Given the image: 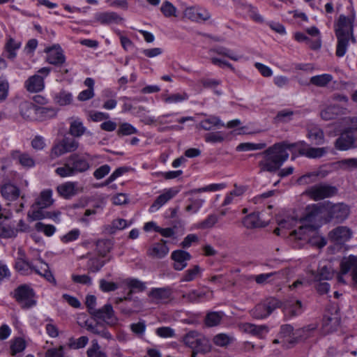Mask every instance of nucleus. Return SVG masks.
I'll return each mask as SVG.
<instances>
[{
	"label": "nucleus",
	"instance_id": "nucleus-1",
	"mask_svg": "<svg viewBox=\"0 0 357 357\" xmlns=\"http://www.w3.org/2000/svg\"><path fill=\"white\" fill-rule=\"evenodd\" d=\"M321 213V208L318 205L307 206L305 213L301 220L302 225L298 226V229H294L290 233V238L296 241H306L318 248L324 247L327 241L317 231L320 227Z\"/></svg>",
	"mask_w": 357,
	"mask_h": 357
},
{
	"label": "nucleus",
	"instance_id": "nucleus-2",
	"mask_svg": "<svg viewBox=\"0 0 357 357\" xmlns=\"http://www.w3.org/2000/svg\"><path fill=\"white\" fill-rule=\"evenodd\" d=\"M291 144L287 142L276 143L263 153H259L258 155L263 157L262 160L259 162L261 172H274L278 170L289 158L287 150H292Z\"/></svg>",
	"mask_w": 357,
	"mask_h": 357
},
{
	"label": "nucleus",
	"instance_id": "nucleus-3",
	"mask_svg": "<svg viewBox=\"0 0 357 357\" xmlns=\"http://www.w3.org/2000/svg\"><path fill=\"white\" fill-rule=\"evenodd\" d=\"M91 155L88 153H73L66 158L63 166L56 168L55 172L61 177L83 173L91 168Z\"/></svg>",
	"mask_w": 357,
	"mask_h": 357
},
{
	"label": "nucleus",
	"instance_id": "nucleus-4",
	"mask_svg": "<svg viewBox=\"0 0 357 357\" xmlns=\"http://www.w3.org/2000/svg\"><path fill=\"white\" fill-rule=\"evenodd\" d=\"M184 344L193 350L205 354L211 351L208 340L201 333L190 331L183 337Z\"/></svg>",
	"mask_w": 357,
	"mask_h": 357
},
{
	"label": "nucleus",
	"instance_id": "nucleus-5",
	"mask_svg": "<svg viewBox=\"0 0 357 357\" xmlns=\"http://www.w3.org/2000/svg\"><path fill=\"white\" fill-rule=\"evenodd\" d=\"M79 142L73 137H64L54 143L50 150V157L56 159L66 153H73L78 149Z\"/></svg>",
	"mask_w": 357,
	"mask_h": 357
},
{
	"label": "nucleus",
	"instance_id": "nucleus-6",
	"mask_svg": "<svg viewBox=\"0 0 357 357\" xmlns=\"http://www.w3.org/2000/svg\"><path fill=\"white\" fill-rule=\"evenodd\" d=\"M354 14H352L350 17H346L344 15H340L335 29V36L351 37V41L355 43L356 38L354 36Z\"/></svg>",
	"mask_w": 357,
	"mask_h": 357
},
{
	"label": "nucleus",
	"instance_id": "nucleus-7",
	"mask_svg": "<svg viewBox=\"0 0 357 357\" xmlns=\"http://www.w3.org/2000/svg\"><path fill=\"white\" fill-rule=\"evenodd\" d=\"M337 193L335 187L326 184H317L308 188L304 192L311 199L317 201L332 197Z\"/></svg>",
	"mask_w": 357,
	"mask_h": 357
},
{
	"label": "nucleus",
	"instance_id": "nucleus-8",
	"mask_svg": "<svg viewBox=\"0 0 357 357\" xmlns=\"http://www.w3.org/2000/svg\"><path fill=\"white\" fill-rule=\"evenodd\" d=\"M279 301L274 298H269L257 304L251 311L255 319H264L270 315L273 310L279 307Z\"/></svg>",
	"mask_w": 357,
	"mask_h": 357
},
{
	"label": "nucleus",
	"instance_id": "nucleus-9",
	"mask_svg": "<svg viewBox=\"0 0 357 357\" xmlns=\"http://www.w3.org/2000/svg\"><path fill=\"white\" fill-rule=\"evenodd\" d=\"M290 146H292V150L295 149L298 151L299 155H305L309 158H319L327 152L326 149L324 147H309L303 141L291 143Z\"/></svg>",
	"mask_w": 357,
	"mask_h": 357
},
{
	"label": "nucleus",
	"instance_id": "nucleus-10",
	"mask_svg": "<svg viewBox=\"0 0 357 357\" xmlns=\"http://www.w3.org/2000/svg\"><path fill=\"white\" fill-rule=\"evenodd\" d=\"M347 128L335 140V146L340 151H347L356 147V137L351 126Z\"/></svg>",
	"mask_w": 357,
	"mask_h": 357
},
{
	"label": "nucleus",
	"instance_id": "nucleus-11",
	"mask_svg": "<svg viewBox=\"0 0 357 357\" xmlns=\"http://www.w3.org/2000/svg\"><path fill=\"white\" fill-rule=\"evenodd\" d=\"M349 214V208L347 205L339 203L328 206V215L331 220L341 222L346 220Z\"/></svg>",
	"mask_w": 357,
	"mask_h": 357
},
{
	"label": "nucleus",
	"instance_id": "nucleus-12",
	"mask_svg": "<svg viewBox=\"0 0 357 357\" xmlns=\"http://www.w3.org/2000/svg\"><path fill=\"white\" fill-rule=\"evenodd\" d=\"M44 52L47 54V61L50 64L59 66L62 65L66 61L63 52L58 44L46 47Z\"/></svg>",
	"mask_w": 357,
	"mask_h": 357
},
{
	"label": "nucleus",
	"instance_id": "nucleus-13",
	"mask_svg": "<svg viewBox=\"0 0 357 357\" xmlns=\"http://www.w3.org/2000/svg\"><path fill=\"white\" fill-rule=\"evenodd\" d=\"M94 317L102 320L107 324L113 326L117 323V318L111 304L107 303L102 307L96 310L93 314Z\"/></svg>",
	"mask_w": 357,
	"mask_h": 357
},
{
	"label": "nucleus",
	"instance_id": "nucleus-14",
	"mask_svg": "<svg viewBox=\"0 0 357 357\" xmlns=\"http://www.w3.org/2000/svg\"><path fill=\"white\" fill-rule=\"evenodd\" d=\"M352 235L351 229L345 226L337 227L328 233L330 240L338 243H344L348 241L351 238Z\"/></svg>",
	"mask_w": 357,
	"mask_h": 357
},
{
	"label": "nucleus",
	"instance_id": "nucleus-15",
	"mask_svg": "<svg viewBox=\"0 0 357 357\" xmlns=\"http://www.w3.org/2000/svg\"><path fill=\"white\" fill-rule=\"evenodd\" d=\"M28 268L34 269L38 274L44 277L48 282L53 284H56V280L52 273L50 271L47 264L41 261L40 266H33L31 263L26 261L24 259V272L26 271Z\"/></svg>",
	"mask_w": 357,
	"mask_h": 357
},
{
	"label": "nucleus",
	"instance_id": "nucleus-16",
	"mask_svg": "<svg viewBox=\"0 0 357 357\" xmlns=\"http://www.w3.org/2000/svg\"><path fill=\"white\" fill-rule=\"evenodd\" d=\"M303 332V329H298L294 332L292 326L286 324L281 326L280 334L282 337L287 338L289 344H294L302 339L301 334Z\"/></svg>",
	"mask_w": 357,
	"mask_h": 357
},
{
	"label": "nucleus",
	"instance_id": "nucleus-17",
	"mask_svg": "<svg viewBox=\"0 0 357 357\" xmlns=\"http://www.w3.org/2000/svg\"><path fill=\"white\" fill-rule=\"evenodd\" d=\"M171 258L174 261L173 268L176 271H182L187 266V262L190 260L191 255L186 251L177 250L172 252Z\"/></svg>",
	"mask_w": 357,
	"mask_h": 357
},
{
	"label": "nucleus",
	"instance_id": "nucleus-18",
	"mask_svg": "<svg viewBox=\"0 0 357 357\" xmlns=\"http://www.w3.org/2000/svg\"><path fill=\"white\" fill-rule=\"evenodd\" d=\"M178 192L179 190L177 188H171L165 190L162 194L156 198L155 202L151 206L150 211L153 212L158 210L169 200L174 197Z\"/></svg>",
	"mask_w": 357,
	"mask_h": 357
},
{
	"label": "nucleus",
	"instance_id": "nucleus-19",
	"mask_svg": "<svg viewBox=\"0 0 357 357\" xmlns=\"http://www.w3.org/2000/svg\"><path fill=\"white\" fill-rule=\"evenodd\" d=\"M167 241L161 240L160 242L153 244L147 250V255L150 257L162 259L169 252Z\"/></svg>",
	"mask_w": 357,
	"mask_h": 357
},
{
	"label": "nucleus",
	"instance_id": "nucleus-20",
	"mask_svg": "<svg viewBox=\"0 0 357 357\" xmlns=\"http://www.w3.org/2000/svg\"><path fill=\"white\" fill-rule=\"evenodd\" d=\"M86 328L88 331L98 335L102 338L109 340L112 338V335L107 331L104 324L100 323L92 324L86 321L84 323Z\"/></svg>",
	"mask_w": 357,
	"mask_h": 357
},
{
	"label": "nucleus",
	"instance_id": "nucleus-21",
	"mask_svg": "<svg viewBox=\"0 0 357 357\" xmlns=\"http://www.w3.org/2000/svg\"><path fill=\"white\" fill-rule=\"evenodd\" d=\"M243 225L248 229L264 227L268 223L262 220L259 213H252L243 218Z\"/></svg>",
	"mask_w": 357,
	"mask_h": 357
},
{
	"label": "nucleus",
	"instance_id": "nucleus-22",
	"mask_svg": "<svg viewBox=\"0 0 357 357\" xmlns=\"http://www.w3.org/2000/svg\"><path fill=\"white\" fill-rule=\"evenodd\" d=\"M94 20L101 24L118 23L122 18L115 12H101L95 14Z\"/></svg>",
	"mask_w": 357,
	"mask_h": 357
},
{
	"label": "nucleus",
	"instance_id": "nucleus-23",
	"mask_svg": "<svg viewBox=\"0 0 357 357\" xmlns=\"http://www.w3.org/2000/svg\"><path fill=\"white\" fill-rule=\"evenodd\" d=\"M346 109L337 105L328 106L321 112V117L325 121L335 119L337 116L344 114Z\"/></svg>",
	"mask_w": 357,
	"mask_h": 357
},
{
	"label": "nucleus",
	"instance_id": "nucleus-24",
	"mask_svg": "<svg viewBox=\"0 0 357 357\" xmlns=\"http://www.w3.org/2000/svg\"><path fill=\"white\" fill-rule=\"evenodd\" d=\"M279 273L271 272L267 273H261L256 275H250L248 277L249 280H255L259 285H265L273 282L278 278Z\"/></svg>",
	"mask_w": 357,
	"mask_h": 357
},
{
	"label": "nucleus",
	"instance_id": "nucleus-25",
	"mask_svg": "<svg viewBox=\"0 0 357 357\" xmlns=\"http://www.w3.org/2000/svg\"><path fill=\"white\" fill-rule=\"evenodd\" d=\"M58 193L63 197L68 199L77 193V183L66 182L57 187Z\"/></svg>",
	"mask_w": 357,
	"mask_h": 357
},
{
	"label": "nucleus",
	"instance_id": "nucleus-26",
	"mask_svg": "<svg viewBox=\"0 0 357 357\" xmlns=\"http://www.w3.org/2000/svg\"><path fill=\"white\" fill-rule=\"evenodd\" d=\"M172 294L169 287L153 288L149 294V296L155 303L168 299Z\"/></svg>",
	"mask_w": 357,
	"mask_h": 357
},
{
	"label": "nucleus",
	"instance_id": "nucleus-27",
	"mask_svg": "<svg viewBox=\"0 0 357 357\" xmlns=\"http://www.w3.org/2000/svg\"><path fill=\"white\" fill-rule=\"evenodd\" d=\"M314 280L315 282L321 280H331L334 276V271L332 269L331 264L320 265L319 266L317 273L314 274Z\"/></svg>",
	"mask_w": 357,
	"mask_h": 357
},
{
	"label": "nucleus",
	"instance_id": "nucleus-28",
	"mask_svg": "<svg viewBox=\"0 0 357 357\" xmlns=\"http://www.w3.org/2000/svg\"><path fill=\"white\" fill-rule=\"evenodd\" d=\"M52 190L50 189L43 190L36 200L35 204L42 208H46L54 203L52 199Z\"/></svg>",
	"mask_w": 357,
	"mask_h": 357
},
{
	"label": "nucleus",
	"instance_id": "nucleus-29",
	"mask_svg": "<svg viewBox=\"0 0 357 357\" xmlns=\"http://www.w3.org/2000/svg\"><path fill=\"white\" fill-rule=\"evenodd\" d=\"M26 89L30 92H39L45 87L44 79L43 77L35 75L26 81Z\"/></svg>",
	"mask_w": 357,
	"mask_h": 357
},
{
	"label": "nucleus",
	"instance_id": "nucleus-30",
	"mask_svg": "<svg viewBox=\"0 0 357 357\" xmlns=\"http://www.w3.org/2000/svg\"><path fill=\"white\" fill-rule=\"evenodd\" d=\"M37 304V296L29 285L24 284V308H31Z\"/></svg>",
	"mask_w": 357,
	"mask_h": 357
},
{
	"label": "nucleus",
	"instance_id": "nucleus-31",
	"mask_svg": "<svg viewBox=\"0 0 357 357\" xmlns=\"http://www.w3.org/2000/svg\"><path fill=\"white\" fill-rule=\"evenodd\" d=\"M340 270L342 274H347L351 270L353 272L354 270H357V257L349 255L347 257H344L340 263Z\"/></svg>",
	"mask_w": 357,
	"mask_h": 357
},
{
	"label": "nucleus",
	"instance_id": "nucleus-32",
	"mask_svg": "<svg viewBox=\"0 0 357 357\" xmlns=\"http://www.w3.org/2000/svg\"><path fill=\"white\" fill-rule=\"evenodd\" d=\"M225 123L216 116H209L199 123V127L204 130H211L214 127H224Z\"/></svg>",
	"mask_w": 357,
	"mask_h": 357
},
{
	"label": "nucleus",
	"instance_id": "nucleus-33",
	"mask_svg": "<svg viewBox=\"0 0 357 357\" xmlns=\"http://www.w3.org/2000/svg\"><path fill=\"white\" fill-rule=\"evenodd\" d=\"M21 47V42L16 41L13 38H9L5 45V51L9 59H13L17 56V52Z\"/></svg>",
	"mask_w": 357,
	"mask_h": 357
},
{
	"label": "nucleus",
	"instance_id": "nucleus-34",
	"mask_svg": "<svg viewBox=\"0 0 357 357\" xmlns=\"http://www.w3.org/2000/svg\"><path fill=\"white\" fill-rule=\"evenodd\" d=\"M1 195L7 200H15L20 195L19 189L13 184H6L1 188Z\"/></svg>",
	"mask_w": 357,
	"mask_h": 357
},
{
	"label": "nucleus",
	"instance_id": "nucleus-35",
	"mask_svg": "<svg viewBox=\"0 0 357 357\" xmlns=\"http://www.w3.org/2000/svg\"><path fill=\"white\" fill-rule=\"evenodd\" d=\"M202 269L199 265H195L192 268L186 270L181 279V282H191L197 278L200 277Z\"/></svg>",
	"mask_w": 357,
	"mask_h": 357
},
{
	"label": "nucleus",
	"instance_id": "nucleus-36",
	"mask_svg": "<svg viewBox=\"0 0 357 357\" xmlns=\"http://www.w3.org/2000/svg\"><path fill=\"white\" fill-rule=\"evenodd\" d=\"M54 100L61 106L70 105L73 101V95L69 91L61 90L54 95Z\"/></svg>",
	"mask_w": 357,
	"mask_h": 357
},
{
	"label": "nucleus",
	"instance_id": "nucleus-37",
	"mask_svg": "<svg viewBox=\"0 0 357 357\" xmlns=\"http://www.w3.org/2000/svg\"><path fill=\"white\" fill-rule=\"evenodd\" d=\"M337 43L336 47L335 54L338 57H342L347 52L349 41L351 37L336 36Z\"/></svg>",
	"mask_w": 357,
	"mask_h": 357
},
{
	"label": "nucleus",
	"instance_id": "nucleus-38",
	"mask_svg": "<svg viewBox=\"0 0 357 357\" xmlns=\"http://www.w3.org/2000/svg\"><path fill=\"white\" fill-rule=\"evenodd\" d=\"M224 317L222 312H211L205 317V324L207 326L213 327L219 325Z\"/></svg>",
	"mask_w": 357,
	"mask_h": 357
},
{
	"label": "nucleus",
	"instance_id": "nucleus-39",
	"mask_svg": "<svg viewBox=\"0 0 357 357\" xmlns=\"http://www.w3.org/2000/svg\"><path fill=\"white\" fill-rule=\"evenodd\" d=\"M25 111L24 112V119L31 121H38V107L33 102L25 103Z\"/></svg>",
	"mask_w": 357,
	"mask_h": 357
},
{
	"label": "nucleus",
	"instance_id": "nucleus-40",
	"mask_svg": "<svg viewBox=\"0 0 357 357\" xmlns=\"http://www.w3.org/2000/svg\"><path fill=\"white\" fill-rule=\"evenodd\" d=\"M307 137L317 145H321L324 142V135L322 130L314 127L308 130Z\"/></svg>",
	"mask_w": 357,
	"mask_h": 357
},
{
	"label": "nucleus",
	"instance_id": "nucleus-41",
	"mask_svg": "<svg viewBox=\"0 0 357 357\" xmlns=\"http://www.w3.org/2000/svg\"><path fill=\"white\" fill-rule=\"evenodd\" d=\"M333 77L330 74L315 75L310 78V83L319 87H324L333 80Z\"/></svg>",
	"mask_w": 357,
	"mask_h": 357
},
{
	"label": "nucleus",
	"instance_id": "nucleus-42",
	"mask_svg": "<svg viewBox=\"0 0 357 357\" xmlns=\"http://www.w3.org/2000/svg\"><path fill=\"white\" fill-rule=\"evenodd\" d=\"M243 331L254 335L260 336L264 332H267V327L264 325L257 326L250 323H245L242 326Z\"/></svg>",
	"mask_w": 357,
	"mask_h": 357
},
{
	"label": "nucleus",
	"instance_id": "nucleus-43",
	"mask_svg": "<svg viewBox=\"0 0 357 357\" xmlns=\"http://www.w3.org/2000/svg\"><path fill=\"white\" fill-rule=\"evenodd\" d=\"M86 131V128L79 120H74L70 123L69 133L74 137H81Z\"/></svg>",
	"mask_w": 357,
	"mask_h": 357
},
{
	"label": "nucleus",
	"instance_id": "nucleus-44",
	"mask_svg": "<svg viewBox=\"0 0 357 357\" xmlns=\"http://www.w3.org/2000/svg\"><path fill=\"white\" fill-rule=\"evenodd\" d=\"M112 248V243L107 239H100L96 242V250L99 255L105 257Z\"/></svg>",
	"mask_w": 357,
	"mask_h": 357
},
{
	"label": "nucleus",
	"instance_id": "nucleus-45",
	"mask_svg": "<svg viewBox=\"0 0 357 357\" xmlns=\"http://www.w3.org/2000/svg\"><path fill=\"white\" fill-rule=\"evenodd\" d=\"M43 209L44 208L37 206L35 204H33L27 213L28 220L36 221L44 219L45 211Z\"/></svg>",
	"mask_w": 357,
	"mask_h": 357
},
{
	"label": "nucleus",
	"instance_id": "nucleus-46",
	"mask_svg": "<svg viewBox=\"0 0 357 357\" xmlns=\"http://www.w3.org/2000/svg\"><path fill=\"white\" fill-rule=\"evenodd\" d=\"M226 187L225 183H213L203 188H195L188 192V194L193 195L204 192H215L224 189Z\"/></svg>",
	"mask_w": 357,
	"mask_h": 357
},
{
	"label": "nucleus",
	"instance_id": "nucleus-47",
	"mask_svg": "<svg viewBox=\"0 0 357 357\" xmlns=\"http://www.w3.org/2000/svg\"><path fill=\"white\" fill-rule=\"evenodd\" d=\"M87 357H107V354L100 350L97 340L91 341V346L86 351Z\"/></svg>",
	"mask_w": 357,
	"mask_h": 357
},
{
	"label": "nucleus",
	"instance_id": "nucleus-48",
	"mask_svg": "<svg viewBox=\"0 0 357 357\" xmlns=\"http://www.w3.org/2000/svg\"><path fill=\"white\" fill-rule=\"evenodd\" d=\"M338 167L347 172L357 169V158L343 159L337 162Z\"/></svg>",
	"mask_w": 357,
	"mask_h": 357
},
{
	"label": "nucleus",
	"instance_id": "nucleus-49",
	"mask_svg": "<svg viewBox=\"0 0 357 357\" xmlns=\"http://www.w3.org/2000/svg\"><path fill=\"white\" fill-rule=\"evenodd\" d=\"M234 340L233 336L225 333H220L214 336L213 339V343L218 347H227Z\"/></svg>",
	"mask_w": 357,
	"mask_h": 357
},
{
	"label": "nucleus",
	"instance_id": "nucleus-50",
	"mask_svg": "<svg viewBox=\"0 0 357 357\" xmlns=\"http://www.w3.org/2000/svg\"><path fill=\"white\" fill-rule=\"evenodd\" d=\"M128 226L127 221L122 218L114 220L112 223L106 226L105 229L109 234H114L117 230L123 229Z\"/></svg>",
	"mask_w": 357,
	"mask_h": 357
},
{
	"label": "nucleus",
	"instance_id": "nucleus-51",
	"mask_svg": "<svg viewBox=\"0 0 357 357\" xmlns=\"http://www.w3.org/2000/svg\"><path fill=\"white\" fill-rule=\"evenodd\" d=\"M20 229L16 228L13 225H0V237L1 238H13L17 236Z\"/></svg>",
	"mask_w": 357,
	"mask_h": 357
},
{
	"label": "nucleus",
	"instance_id": "nucleus-52",
	"mask_svg": "<svg viewBox=\"0 0 357 357\" xmlns=\"http://www.w3.org/2000/svg\"><path fill=\"white\" fill-rule=\"evenodd\" d=\"M218 222V217L215 214H210L203 221L197 224V228L206 229L212 228Z\"/></svg>",
	"mask_w": 357,
	"mask_h": 357
},
{
	"label": "nucleus",
	"instance_id": "nucleus-53",
	"mask_svg": "<svg viewBox=\"0 0 357 357\" xmlns=\"http://www.w3.org/2000/svg\"><path fill=\"white\" fill-rule=\"evenodd\" d=\"M10 354L13 357H20L22 352V339L17 337L10 342Z\"/></svg>",
	"mask_w": 357,
	"mask_h": 357
},
{
	"label": "nucleus",
	"instance_id": "nucleus-54",
	"mask_svg": "<svg viewBox=\"0 0 357 357\" xmlns=\"http://www.w3.org/2000/svg\"><path fill=\"white\" fill-rule=\"evenodd\" d=\"M89 342V338L86 336H82L77 339L71 337L69 339L68 347L73 349H79L84 348Z\"/></svg>",
	"mask_w": 357,
	"mask_h": 357
},
{
	"label": "nucleus",
	"instance_id": "nucleus-55",
	"mask_svg": "<svg viewBox=\"0 0 357 357\" xmlns=\"http://www.w3.org/2000/svg\"><path fill=\"white\" fill-rule=\"evenodd\" d=\"M204 139L208 143H220L225 139V135L222 132H211L204 135Z\"/></svg>",
	"mask_w": 357,
	"mask_h": 357
},
{
	"label": "nucleus",
	"instance_id": "nucleus-56",
	"mask_svg": "<svg viewBox=\"0 0 357 357\" xmlns=\"http://www.w3.org/2000/svg\"><path fill=\"white\" fill-rule=\"evenodd\" d=\"M36 230L43 232L47 236H52L56 231V227L52 225H45L41 222L36 223L34 226Z\"/></svg>",
	"mask_w": 357,
	"mask_h": 357
},
{
	"label": "nucleus",
	"instance_id": "nucleus-57",
	"mask_svg": "<svg viewBox=\"0 0 357 357\" xmlns=\"http://www.w3.org/2000/svg\"><path fill=\"white\" fill-rule=\"evenodd\" d=\"M206 296V292L192 290L188 294H183V298L186 299L188 302L197 303Z\"/></svg>",
	"mask_w": 357,
	"mask_h": 357
},
{
	"label": "nucleus",
	"instance_id": "nucleus-58",
	"mask_svg": "<svg viewBox=\"0 0 357 357\" xmlns=\"http://www.w3.org/2000/svg\"><path fill=\"white\" fill-rule=\"evenodd\" d=\"M56 114L54 109L49 107H38V121H43L47 119H50Z\"/></svg>",
	"mask_w": 357,
	"mask_h": 357
},
{
	"label": "nucleus",
	"instance_id": "nucleus-59",
	"mask_svg": "<svg viewBox=\"0 0 357 357\" xmlns=\"http://www.w3.org/2000/svg\"><path fill=\"white\" fill-rule=\"evenodd\" d=\"M265 143L254 144V143H241L237 147L238 151H246L251 150H260L266 147Z\"/></svg>",
	"mask_w": 357,
	"mask_h": 357
},
{
	"label": "nucleus",
	"instance_id": "nucleus-60",
	"mask_svg": "<svg viewBox=\"0 0 357 357\" xmlns=\"http://www.w3.org/2000/svg\"><path fill=\"white\" fill-rule=\"evenodd\" d=\"M188 98V96L185 93H173L169 96H164L163 100L166 103H176L182 102Z\"/></svg>",
	"mask_w": 357,
	"mask_h": 357
},
{
	"label": "nucleus",
	"instance_id": "nucleus-61",
	"mask_svg": "<svg viewBox=\"0 0 357 357\" xmlns=\"http://www.w3.org/2000/svg\"><path fill=\"white\" fill-rule=\"evenodd\" d=\"M137 132V130L128 123H121L117 130V135L119 136L130 135L132 134H136Z\"/></svg>",
	"mask_w": 357,
	"mask_h": 357
},
{
	"label": "nucleus",
	"instance_id": "nucleus-62",
	"mask_svg": "<svg viewBox=\"0 0 357 357\" xmlns=\"http://www.w3.org/2000/svg\"><path fill=\"white\" fill-rule=\"evenodd\" d=\"M190 204L185 208L187 212L197 213L202 206L204 203L203 199H189Z\"/></svg>",
	"mask_w": 357,
	"mask_h": 357
},
{
	"label": "nucleus",
	"instance_id": "nucleus-63",
	"mask_svg": "<svg viewBox=\"0 0 357 357\" xmlns=\"http://www.w3.org/2000/svg\"><path fill=\"white\" fill-rule=\"evenodd\" d=\"M294 112L289 109H283L279 111L275 117V121L277 123L287 122L291 119Z\"/></svg>",
	"mask_w": 357,
	"mask_h": 357
},
{
	"label": "nucleus",
	"instance_id": "nucleus-64",
	"mask_svg": "<svg viewBox=\"0 0 357 357\" xmlns=\"http://www.w3.org/2000/svg\"><path fill=\"white\" fill-rule=\"evenodd\" d=\"M105 263L103 261L98 258H90L87 266L89 271L93 273H96L99 271L101 268L104 266Z\"/></svg>",
	"mask_w": 357,
	"mask_h": 357
}]
</instances>
